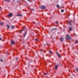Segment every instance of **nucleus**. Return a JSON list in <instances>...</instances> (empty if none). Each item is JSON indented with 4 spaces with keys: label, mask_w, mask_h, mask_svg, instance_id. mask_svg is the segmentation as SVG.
<instances>
[{
    "label": "nucleus",
    "mask_w": 78,
    "mask_h": 78,
    "mask_svg": "<svg viewBox=\"0 0 78 78\" xmlns=\"http://www.w3.org/2000/svg\"><path fill=\"white\" fill-rule=\"evenodd\" d=\"M64 10H61V12H64Z\"/></svg>",
    "instance_id": "obj_17"
},
{
    "label": "nucleus",
    "mask_w": 78,
    "mask_h": 78,
    "mask_svg": "<svg viewBox=\"0 0 78 78\" xmlns=\"http://www.w3.org/2000/svg\"><path fill=\"white\" fill-rule=\"evenodd\" d=\"M44 75H47V73H44Z\"/></svg>",
    "instance_id": "obj_30"
},
{
    "label": "nucleus",
    "mask_w": 78,
    "mask_h": 78,
    "mask_svg": "<svg viewBox=\"0 0 78 78\" xmlns=\"http://www.w3.org/2000/svg\"><path fill=\"white\" fill-rule=\"evenodd\" d=\"M63 40H64V39L63 38V37H61L60 38V41L62 42V41H63Z\"/></svg>",
    "instance_id": "obj_5"
},
{
    "label": "nucleus",
    "mask_w": 78,
    "mask_h": 78,
    "mask_svg": "<svg viewBox=\"0 0 78 78\" xmlns=\"http://www.w3.org/2000/svg\"><path fill=\"white\" fill-rule=\"evenodd\" d=\"M7 28H10V26H9L8 25H7Z\"/></svg>",
    "instance_id": "obj_12"
},
{
    "label": "nucleus",
    "mask_w": 78,
    "mask_h": 78,
    "mask_svg": "<svg viewBox=\"0 0 78 78\" xmlns=\"http://www.w3.org/2000/svg\"><path fill=\"white\" fill-rule=\"evenodd\" d=\"M30 10H31V11H34V9H30Z\"/></svg>",
    "instance_id": "obj_20"
},
{
    "label": "nucleus",
    "mask_w": 78,
    "mask_h": 78,
    "mask_svg": "<svg viewBox=\"0 0 78 78\" xmlns=\"http://www.w3.org/2000/svg\"><path fill=\"white\" fill-rule=\"evenodd\" d=\"M58 56L59 57V58H60L61 57V56L60 55V54L58 53V52H57L56 53Z\"/></svg>",
    "instance_id": "obj_3"
},
{
    "label": "nucleus",
    "mask_w": 78,
    "mask_h": 78,
    "mask_svg": "<svg viewBox=\"0 0 78 78\" xmlns=\"http://www.w3.org/2000/svg\"><path fill=\"white\" fill-rule=\"evenodd\" d=\"M26 34H27V32H25V34L23 35V36L25 37V35H26Z\"/></svg>",
    "instance_id": "obj_9"
},
{
    "label": "nucleus",
    "mask_w": 78,
    "mask_h": 78,
    "mask_svg": "<svg viewBox=\"0 0 78 78\" xmlns=\"http://www.w3.org/2000/svg\"><path fill=\"white\" fill-rule=\"evenodd\" d=\"M45 7L44 6H42L41 7V9H45Z\"/></svg>",
    "instance_id": "obj_4"
},
{
    "label": "nucleus",
    "mask_w": 78,
    "mask_h": 78,
    "mask_svg": "<svg viewBox=\"0 0 78 78\" xmlns=\"http://www.w3.org/2000/svg\"><path fill=\"white\" fill-rule=\"evenodd\" d=\"M2 40V38H0V41Z\"/></svg>",
    "instance_id": "obj_28"
},
{
    "label": "nucleus",
    "mask_w": 78,
    "mask_h": 78,
    "mask_svg": "<svg viewBox=\"0 0 78 78\" xmlns=\"http://www.w3.org/2000/svg\"><path fill=\"white\" fill-rule=\"evenodd\" d=\"M56 30V29L55 28H54L52 29V30Z\"/></svg>",
    "instance_id": "obj_24"
},
{
    "label": "nucleus",
    "mask_w": 78,
    "mask_h": 78,
    "mask_svg": "<svg viewBox=\"0 0 78 78\" xmlns=\"http://www.w3.org/2000/svg\"><path fill=\"white\" fill-rule=\"evenodd\" d=\"M16 61H17V59H18V58H16Z\"/></svg>",
    "instance_id": "obj_25"
},
{
    "label": "nucleus",
    "mask_w": 78,
    "mask_h": 78,
    "mask_svg": "<svg viewBox=\"0 0 78 78\" xmlns=\"http://www.w3.org/2000/svg\"><path fill=\"white\" fill-rule=\"evenodd\" d=\"M49 53H51V50H50L49 51Z\"/></svg>",
    "instance_id": "obj_22"
},
{
    "label": "nucleus",
    "mask_w": 78,
    "mask_h": 78,
    "mask_svg": "<svg viewBox=\"0 0 78 78\" xmlns=\"http://www.w3.org/2000/svg\"><path fill=\"white\" fill-rule=\"evenodd\" d=\"M35 41H38V39H37V38L35 39Z\"/></svg>",
    "instance_id": "obj_16"
},
{
    "label": "nucleus",
    "mask_w": 78,
    "mask_h": 78,
    "mask_svg": "<svg viewBox=\"0 0 78 78\" xmlns=\"http://www.w3.org/2000/svg\"><path fill=\"white\" fill-rule=\"evenodd\" d=\"M69 23L70 25H72V24L70 22H69Z\"/></svg>",
    "instance_id": "obj_15"
},
{
    "label": "nucleus",
    "mask_w": 78,
    "mask_h": 78,
    "mask_svg": "<svg viewBox=\"0 0 78 78\" xmlns=\"http://www.w3.org/2000/svg\"><path fill=\"white\" fill-rule=\"evenodd\" d=\"M15 42V41H12L11 42V44H14V43Z\"/></svg>",
    "instance_id": "obj_6"
},
{
    "label": "nucleus",
    "mask_w": 78,
    "mask_h": 78,
    "mask_svg": "<svg viewBox=\"0 0 78 78\" xmlns=\"http://www.w3.org/2000/svg\"><path fill=\"white\" fill-rule=\"evenodd\" d=\"M9 17H12V13H10L9 14Z\"/></svg>",
    "instance_id": "obj_2"
},
{
    "label": "nucleus",
    "mask_w": 78,
    "mask_h": 78,
    "mask_svg": "<svg viewBox=\"0 0 78 78\" xmlns=\"http://www.w3.org/2000/svg\"><path fill=\"white\" fill-rule=\"evenodd\" d=\"M25 28H24V29H23V30H21V31L20 32V33H22V31H23V30H25Z\"/></svg>",
    "instance_id": "obj_13"
},
{
    "label": "nucleus",
    "mask_w": 78,
    "mask_h": 78,
    "mask_svg": "<svg viewBox=\"0 0 78 78\" xmlns=\"http://www.w3.org/2000/svg\"><path fill=\"white\" fill-rule=\"evenodd\" d=\"M69 30L70 31H71V30H72V28L71 27H69Z\"/></svg>",
    "instance_id": "obj_10"
},
{
    "label": "nucleus",
    "mask_w": 78,
    "mask_h": 78,
    "mask_svg": "<svg viewBox=\"0 0 78 78\" xmlns=\"http://www.w3.org/2000/svg\"><path fill=\"white\" fill-rule=\"evenodd\" d=\"M5 0V1H7V2H9V0Z\"/></svg>",
    "instance_id": "obj_19"
},
{
    "label": "nucleus",
    "mask_w": 78,
    "mask_h": 78,
    "mask_svg": "<svg viewBox=\"0 0 78 78\" xmlns=\"http://www.w3.org/2000/svg\"><path fill=\"white\" fill-rule=\"evenodd\" d=\"M58 66L57 65L55 66V70H57V68H58Z\"/></svg>",
    "instance_id": "obj_7"
},
{
    "label": "nucleus",
    "mask_w": 78,
    "mask_h": 78,
    "mask_svg": "<svg viewBox=\"0 0 78 78\" xmlns=\"http://www.w3.org/2000/svg\"><path fill=\"white\" fill-rule=\"evenodd\" d=\"M22 16V15H17V16Z\"/></svg>",
    "instance_id": "obj_21"
},
{
    "label": "nucleus",
    "mask_w": 78,
    "mask_h": 78,
    "mask_svg": "<svg viewBox=\"0 0 78 78\" xmlns=\"http://www.w3.org/2000/svg\"><path fill=\"white\" fill-rule=\"evenodd\" d=\"M3 24H4L3 22H1L0 23V24L1 25H3Z\"/></svg>",
    "instance_id": "obj_8"
},
{
    "label": "nucleus",
    "mask_w": 78,
    "mask_h": 78,
    "mask_svg": "<svg viewBox=\"0 0 78 78\" xmlns=\"http://www.w3.org/2000/svg\"><path fill=\"white\" fill-rule=\"evenodd\" d=\"M55 23L57 24L58 23V22H55Z\"/></svg>",
    "instance_id": "obj_26"
},
{
    "label": "nucleus",
    "mask_w": 78,
    "mask_h": 78,
    "mask_svg": "<svg viewBox=\"0 0 78 78\" xmlns=\"http://www.w3.org/2000/svg\"><path fill=\"white\" fill-rule=\"evenodd\" d=\"M76 71H77V72H78V69H76Z\"/></svg>",
    "instance_id": "obj_27"
},
{
    "label": "nucleus",
    "mask_w": 78,
    "mask_h": 78,
    "mask_svg": "<svg viewBox=\"0 0 78 78\" xmlns=\"http://www.w3.org/2000/svg\"><path fill=\"white\" fill-rule=\"evenodd\" d=\"M11 28H12V29H14V26H12Z\"/></svg>",
    "instance_id": "obj_11"
},
{
    "label": "nucleus",
    "mask_w": 78,
    "mask_h": 78,
    "mask_svg": "<svg viewBox=\"0 0 78 78\" xmlns=\"http://www.w3.org/2000/svg\"><path fill=\"white\" fill-rule=\"evenodd\" d=\"M66 38L67 39H70V36H69V35H67Z\"/></svg>",
    "instance_id": "obj_1"
},
{
    "label": "nucleus",
    "mask_w": 78,
    "mask_h": 78,
    "mask_svg": "<svg viewBox=\"0 0 78 78\" xmlns=\"http://www.w3.org/2000/svg\"><path fill=\"white\" fill-rule=\"evenodd\" d=\"M43 51L42 49L41 50V51Z\"/></svg>",
    "instance_id": "obj_29"
},
{
    "label": "nucleus",
    "mask_w": 78,
    "mask_h": 78,
    "mask_svg": "<svg viewBox=\"0 0 78 78\" xmlns=\"http://www.w3.org/2000/svg\"><path fill=\"white\" fill-rule=\"evenodd\" d=\"M29 0H27L28 1H29Z\"/></svg>",
    "instance_id": "obj_32"
},
{
    "label": "nucleus",
    "mask_w": 78,
    "mask_h": 78,
    "mask_svg": "<svg viewBox=\"0 0 78 78\" xmlns=\"http://www.w3.org/2000/svg\"><path fill=\"white\" fill-rule=\"evenodd\" d=\"M34 23H35V22Z\"/></svg>",
    "instance_id": "obj_31"
},
{
    "label": "nucleus",
    "mask_w": 78,
    "mask_h": 78,
    "mask_svg": "<svg viewBox=\"0 0 78 78\" xmlns=\"http://www.w3.org/2000/svg\"><path fill=\"white\" fill-rule=\"evenodd\" d=\"M56 6L57 8H59L60 6H59V5H56Z\"/></svg>",
    "instance_id": "obj_14"
},
{
    "label": "nucleus",
    "mask_w": 78,
    "mask_h": 78,
    "mask_svg": "<svg viewBox=\"0 0 78 78\" xmlns=\"http://www.w3.org/2000/svg\"><path fill=\"white\" fill-rule=\"evenodd\" d=\"M0 61H1V62H3V60L2 59L0 60Z\"/></svg>",
    "instance_id": "obj_23"
},
{
    "label": "nucleus",
    "mask_w": 78,
    "mask_h": 78,
    "mask_svg": "<svg viewBox=\"0 0 78 78\" xmlns=\"http://www.w3.org/2000/svg\"><path fill=\"white\" fill-rule=\"evenodd\" d=\"M78 41H76L75 42V44H77V43H78Z\"/></svg>",
    "instance_id": "obj_18"
}]
</instances>
